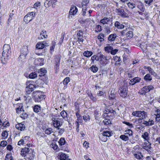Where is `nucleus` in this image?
Wrapping results in <instances>:
<instances>
[{
	"label": "nucleus",
	"mask_w": 160,
	"mask_h": 160,
	"mask_svg": "<svg viewBox=\"0 0 160 160\" xmlns=\"http://www.w3.org/2000/svg\"><path fill=\"white\" fill-rule=\"evenodd\" d=\"M43 93L40 91H35L32 93V97L36 102H39L44 98Z\"/></svg>",
	"instance_id": "f257e3e1"
},
{
	"label": "nucleus",
	"mask_w": 160,
	"mask_h": 160,
	"mask_svg": "<svg viewBox=\"0 0 160 160\" xmlns=\"http://www.w3.org/2000/svg\"><path fill=\"white\" fill-rule=\"evenodd\" d=\"M128 89L127 85L125 84L120 87L118 92L120 96L123 98L126 97L128 94Z\"/></svg>",
	"instance_id": "f03ea898"
},
{
	"label": "nucleus",
	"mask_w": 160,
	"mask_h": 160,
	"mask_svg": "<svg viewBox=\"0 0 160 160\" xmlns=\"http://www.w3.org/2000/svg\"><path fill=\"white\" fill-rule=\"evenodd\" d=\"M59 148H60L65 151H68V145L66 142L65 139L63 138H61L58 141Z\"/></svg>",
	"instance_id": "7ed1b4c3"
},
{
	"label": "nucleus",
	"mask_w": 160,
	"mask_h": 160,
	"mask_svg": "<svg viewBox=\"0 0 160 160\" xmlns=\"http://www.w3.org/2000/svg\"><path fill=\"white\" fill-rule=\"evenodd\" d=\"M2 55L1 58V61L3 63H5L11 58V52H10V53L9 52V53L8 52H4V51H3Z\"/></svg>",
	"instance_id": "20e7f679"
},
{
	"label": "nucleus",
	"mask_w": 160,
	"mask_h": 160,
	"mask_svg": "<svg viewBox=\"0 0 160 160\" xmlns=\"http://www.w3.org/2000/svg\"><path fill=\"white\" fill-rule=\"evenodd\" d=\"M154 89V87L152 85H149L145 86L142 89V92L141 93V95H145L146 94L149 92L151 90H153Z\"/></svg>",
	"instance_id": "39448f33"
},
{
	"label": "nucleus",
	"mask_w": 160,
	"mask_h": 160,
	"mask_svg": "<svg viewBox=\"0 0 160 160\" xmlns=\"http://www.w3.org/2000/svg\"><path fill=\"white\" fill-rule=\"evenodd\" d=\"M147 112L143 111H136L133 112L132 115L133 116H135L138 117L142 118V119H144L146 118V115Z\"/></svg>",
	"instance_id": "423d86ee"
},
{
	"label": "nucleus",
	"mask_w": 160,
	"mask_h": 160,
	"mask_svg": "<svg viewBox=\"0 0 160 160\" xmlns=\"http://www.w3.org/2000/svg\"><path fill=\"white\" fill-rule=\"evenodd\" d=\"M27 85L25 88L26 93L27 94H30L32 92L35 88V86L33 84H30L29 82H26Z\"/></svg>",
	"instance_id": "0eeeda50"
},
{
	"label": "nucleus",
	"mask_w": 160,
	"mask_h": 160,
	"mask_svg": "<svg viewBox=\"0 0 160 160\" xmlns=\"http://www.w3.org/2000/svg\"><path fill=\"white\" fill-rule=\"evenodd\" d=\"M115 12L118 15L121 16L122 18L127 17V13L125 12L122 8H116Z\"/></svg>",
	"instance_id": "6e6552de"
},
{
	"label": "nucleus",
	"mask_w": 160,
	"mask_h": 160,
	"mask_svg": "<svg viewBox=\"0 0 160 160\" xmlns=\"http://www.w3.org/2000/svg\"><path fill=\"white\" fill-rule=\"evenodd\" d=\"M78 11V9L77 7L75 6L72 5L70 10L69 12V14L68 15V18L69 19L72 18V16L76 15Z\"/></svg>",
	"instance_id": "1a4fd4ad"
},
{
	"label": "nucleus",
	"mask_w": 160,
	"mask_h": 160,
	"mask_svg": "<svg viewBox=\"0 0 160 160\" xmlns=\"http://www.w3.org/2000/svg\"><path fill=\"white\" fill-rule=\"evenodd\" d=\"M143 148L146 150L148 153L150 154H152V148L151 147V143H146L145 145L143 146Z\"/></svg>",
	"instance_id": "9d476101"
},
{
	"label": "nucleus",
	"mask_w": 160,
	"mask_h": 160,
	"mask_svg": "<svg viewBox=\"0 0 160 160\" xmlns=\"http://www.w3.org/2000/svg\"><path fill=\"white\" fill-rule=\"evenodd\" d=\"M49 45V44L45 41L38 42L36 45V48L38 49H42L45 47Z\"/></svg>",
	"instance_id": "9b49d317"
},
{
	"label": "nucleus",
	"mask_w": 160,
	"mask_h": 160,
	"mask_svg": "<svg viewBox=\"0 0 160 160\" xmlns=\"http://www.w3.org/2000/svg\"><path fill=\"white\" fill-rule=\"evenodd\" d=\"M100 59V63L103 66H106L108 63V62L106 60V58L105 56L102 54H100L99 56Z\"/></svg>",
	"instance_id": "f8f14e48"
},
{
	"label": "nucleus",
	"mask_w": 160,
	"mask_h": 160,
	"mask_svg": "<svg viewBox=\"0 0 160 160\" xmlns=\"http://www.w3.org/2000/svg\"><path fill=\"white\" fill-rule=\"evenodd\" d=\"M30 152H31V150L28 148L25 147L22 149L21 151V154L25 157L27 154L29 153Z\"/></svg>",
	"instance_id": "ddd939ff"
},
{
	"label": "nucleus",
	"mask_w": 160,
	"mask_h": 160,
	"mask_svg": "<svg viewBox=\"0 0 160 160\" xmlns=\"http://www.w3.org/2000/svg\"><path fill=\"white\" fill-rule=\"evenodd\" d=\"M55 1L52 0H46L45 2H44V6H45L47 8L52 5V7H54V5H55Z\"/></svg>",
	"instance_id": "4468645a"
},
{
	"label": "nucleus",
	"mask_w": 160,
	"mask_h": 160,
	"mask_svg": "<svg viewBox=\"0 0 160 160\" xmlns=\"http://www.w3.org/2000/svg\"><path fill=\"white\" fill-rule=\"evenodd\" d=\"M137 7L141 11H144L145 8L142 2L140 1H137L135 2Z\"/></svg>",
	"instance_id": "2eb2a0df"
},
{
	"label": "nucleus",
	"mask_w": 160,
	"mask_h": 160,
	"mask_svg": "<svg viewBox=\"0 0 160 160\" xmlns=\"http://www.w3.org/2000/svg\"><path fill=\"white\" fill-rule=\"evenodd\" d=\"M30 13L27 14L24 17V21L26 23H28L33 19V17L29 15Z\"/></svg>",
	"instance_id": "dca6fc26"
},
{
	"label": "nucleus",
	"mask_w": 160,
	"mask_h": 160,
	"mask_svg": "<svg viewBox=\"0 0 160 160\" xmlns=\"http://www.w3.org/2000/svg\"><path fill=\"white\" fill-rule=\"evenodd\" d=\"M16 127L17 129L21 131H23L25 129V125L22 123H18L16 125Z\"/></svg>",
	"instance_id": "f3484780"
},
{
	"label": "nucleus",
	"mask_w": 160,
	"mask_h": 160,
	"mask_svg": "<svg viewBox=\"0 0 160 160\" xmlns=\"http://www.w3.org/2000/svg\"><path fill=\"white\" fill-rule=\"evenodd\" d=\"M117 37V35L115 34H112L110 35L108 38V42L110 43L114 41Z\"/></svg>",
	"instance_id": "a211bd4d"
},
{
	"label": "nucleus",
	"mask_w": 160,
	"mask_h": 160,
	"mask_svg": "<svg viewBox=\"0 0 160 160\" xmlns=\"http://www.w3.org/2000/svg\"><path fill=\"white\" fill-rule=\"evenodd\" d=\"M48 37V35L46 34V31H42L41 32L39 36L38 37V39L39 40L47 38Z\"/></svg>",
	"instance_id": "6ab92c4d"
},
{
	"label": "nucleus",
	"mask_w": 160,
	"mask_h": 160,
	"mask_svg": "<svg viewBox=\"0 0 160 160\" xmlns=\"http://www.w3.org/2000/svg\"><path fill=\"white\" fill-rule=\"evenodd\" d=\"M29 53L28 47L27 46H24L21 50V53L27 55Z\"/></svg>",
	"instance_id": "aec40b11"
},
{
	"label": "nucleus",
	"mask_w": 160,
	"mask_h": 160,
	"mask_svg": "<svg viewBox=\"0 0 160 160\" xmlns=\"http://www.w3.org/2000/svg\"><path fill=\"white\" fill-rule=\"evenodd\" d=\"M52 122L54 127L56 129L60 127L61 126L60 124V121L57 120H55V118L52 120Z\"/></svg>",
	"instance_id": "412c9836"
},
{
	"label": "nucleus",
	"mask_w": 160,
	"mask_h": 160,
	"mask_svg": "<svg viewBox=\"0 0 160 160\" xmlns=\"http://www.w3.org/2000/svg\"><path fill=\"white\" fill-rule=\"evenodd\" d=\"M143 79L146 82H150L152 80V77L150 74L148 73L144 76Z\"/></svg>",
	"instance_id": "4be33fe9"
},
{
	"label": "nucleus",
	"mask_w": 160,
	"mask_h": 160,
	"mask_svg": "<svg viewBox=\"0 0 160 160\" xmlns=\"http://www.w3.org/2000/svg\"><path fill=\"white\" fill-rule=\"evenodd\" d=\"M61 59L59 55L56 56L55 58V61L56 62V67L57 68H59V63Z\"/></svg>",
	"instance_id": "5701e85b"
},
{
	"label": "nucleus",
	"mask_w": 160,
	"mask_h": 160,
	"mask_svg": "<svg viewBox=\"0 0 160 160\" xmlns=\"http://www.w3.org/2000/svg\"><path fill=\"white\" fill-rule=\"evenodd\" d=\"M154 122L152 120L149 119L148 121H144L143 122V124L146 126H152L154 124Z\"/></svg>",
	"instance_id": "b1692460"
},
{
	"label": "nucleus",
	"mask_w": 160,
	"mask_h": 160,
	"mask_svg": "<svg viewBox=\"0 0 160 160\" xmlns=\"http://www.w3.org/2000/svg\"><path fill=\"white\" fill-rule=\"evenodd\" d=\"M3 51H4V52H9V53H10V52H11L10 46L8 44H4L3 48Z\"/></svg>",
	"instance_id": "393cba45"
},
{
	"label": "nucleus",
	"mask_w": 160,
	"mask_h": 160,
	"mask_svg": "<svg viewBox=\"0 0 160 160\" xmlns=\"http://www.w3.org/2000/svg\"><path fill=\"white\" fill-rule=\"evenodd\" d=\"M107 112H108L106 113H105V115L106 114V116L108 117L111 116V115H114V112H115L114 110L111 108H110L109 109H108V111H107Z\"/></svg>",
	"instance_id": "a878e982"
},
{
	"label": "nucleus",
	"mask_w": 160,
	"mask_h": 160,
	"mask_svg": "<svg viewBox=\"0 0 160 160\" xmlns=\"http://www.w3.org/2000/svg\"><path fill=\"white\" fill-rule=\"evenodd\" d=\"M59 155L60 160H66V159H68V156L66 154L63 152L59 153Z\"/></svg>",
	"instance_id": "bb28decb"
},
{
	"label": "nucleus",
	"mask_w": 160,
	"mask_h": 160,
	"mask_svg": "<svg viewBox=\"0 0 160 160\" xmlns=\"http://www.w3.org/2000/svg\"><path fill=\"white\" fill-rule=\"evenodd\" d=\"M32 152V150H31V152H30L29 153L27 154V155L25 157L26 158H27L28 160H33L34 159V155Z\"/></svg>",
	"instance_id": "cd10ccee"
},
{
	"label": "nucleus",
	"mask_w": 160,
	"mask_h": 160,
	"mask_svg": "<svg viewBox=\"0 0 160 160\" xmlns=\"http://www.w3.org/2000/svg\"><path fill=\"white\" fill-rule=\"evenodd\" d=\"M141 137L144 139V141H148L149 139V134L147 132H145L142 135Z\"/></svg>",
	"instance_id": "c85d7f7f"
},
{
	"label": "nucleus",
	"mask_w": 160,
	"mask_h": 160,
	"mask_svg": "<svg viewBox=\"0 0 160 160\" xmlns=\"http://www.w3.org/2000/svg\"><path fill=\"white\" fill-rule=\"evenodd\" d=\"M114 26L118 29H122L123 28L124 26L123 25L120 24V22L118 21H116L114 23Z\"/></svg>",
	"instance_id": "c756f323"
},
{
	"label": "nucleus",
	"mask_w": 160,
	"mask_h": 160,
	"mask_svg": "<svg viewBox=\"0 0 160 160\" xmlns=\"http://www.w3.org/2000/svg\"><path fill=\"white\" fill-rule=\"evenodd\" d=\"M2 125V128H1L2 129H4L6 128L9 126V123L8 121L6 120L4 122H3V123Z\"/></svg>",
	"instance_id": "7c9ffc66"
},
{
	"label": "nucleus",
	"mask_w": 160,
	"mask_h": 160,
	"mask_svg": "<svg viewBox=\"0 0 160 160\" xmlns=\"http://www.w3.org/2000/svg\"><path fill=\"white\" fill-rule=\"evenodd\" d=\"M79 111L76 113V115L77 118L76 121L79 122L80 123H81L82 122V116L79 114Z\"/></svg>",
	"instance_id": "2f4dec72"
},
{
	"label": "nucleus",
	"mask_w": 160,
	"mask_h": 160,
	"mask_svg": "<svg viewBox=\"0 0 160 160\" xmlns=\"http://www.w3.org/2000/svg\"><path fill=\"white\" fill-rule=\"evenodd\" d=\"M109 117L107 116H106V118L103 121V122L104 123V124L108 125L111 124V120L110 119L108 118Z\"/></svg>",
	"instance_id": "473e14b6"
},
{
	"label": "nucleus",
	"mask_w": 160,
	"mask_h": 160,
	"mask_svg": "<svg viewBox=\"0 0 160 160\" xmlns=\"http://www.w3.org/2000/svg\"><path fill=\"white\" fill-rule=\"evenodd\" d=\"M116 92H115L114 90H112L110 92V93L109 95V98L110 99L112 100L115 98Z\"/></svg>",
	"instance_id": "72a5a7b5"
},
{
	"label": "nucleus",
	"mask_w": 160,
	"mask_h": 160,
	"mask_svg": "<svg viewBox=\"0 0 160 160\" xmlns=\"http://www.w3.org/2000/svg\"><path fill=\"white\" fill-rule=\"evenodd\" d=\"M93 54V53L92 51H86L84 52L83 55L84 56L88 58L91 57Z\"/></svg>",
	"instance_id": "f704fd0d"
},
{
	"label": "nucleus",
	"mask_w": 160,
	"mask_h": 160,
	"mask_svg": "<svg viewBox=\"0 0 160 160\" xmlns=\"http://www.w3.org/2000/svg\"><path fill=\"white\" fill-rule=\"evenodd\" d=\"M109 21L110 19L108 18L104 17L100 20V22L104 25L107 24Z\"/></svg>",
	"instance_id": "c9c22d12"
},
{
	"label": "nucleus",
	"mask_w": 160,
	"mask_h": 160,
	"mask_svg": "<svg viewBox=\"0 0 160 160\" xmlns=\"http://www.w3.org/2000/svg\"><path fill=\"white\" fill-rule=\"evenodd\" d=\"M87 92V94L88 95V96L94 102L96 101L97 100L96 98L93 96L92 93H91V92H89L88 91Z\"/></svg>",
	"instance_id": "e433bc0d"
},
{
	"label": "nucleus",
	"mask_w": 160,
	"mask_h": 160,
	"mask_svg": "<svg viewBox=\"0 0 160 160\" xmlns=\"http://www.w3.org/2000/svg\"><path fill=\"white\" fill-rule=\"evenodd\" d=\"M33 110L35 112L38 113L41 110V107L38 105H35L33 108Z\"/></svg>",
	"instance_id": "4c0bfd02"
},
{
	"label": "nucleus",
	"mask_w": 160,
	"mask_h": 160,
	"mask_svg": "<svg viewBox=\"0 0 160 160\" xmlns=\"http://www.w3.org/2000/svg\"><path fill=\"white\" fill-rule=\"evenodd\" d=\"M127 5L128 8L131 9H133L135 8L136 6V4L132 2H128L127 3Z\"/></svg>",
	"instance_id": "58836bf2"
},
{
	"label": "nucleus",
	"mask_w": 160,
	"mask_h": 160,
	"mask_svg": "<svg viewBox=\"0 0 160 160\" xmlns=\"http://www.w3.org/2000/svg\"><path fill=\"white\" fill-rule=\"evenodd\" d=\"M126 36L128 39H130L133 37V33L132 31H129L125 34Z\"/></svg>",
	"instance_id": "ea45409f"
},
{
	"label": "nucleus",
	"mask_w": 160,
	"mask_h": 160,
	"mask_svg": "<svg viewBox=\"0 0 160 160\" xmlns=\"http://www.w3.org/2000/svg\"><path fill=\"white\" fill-rule=\"evenodd\" d=\"M102 134L103 136L106 137H110L112 135L111 132L109 131H104Z\"/></svg>",
	"instance_id": "a19ab883"
},
{
	"label": "nucleus",
	"mask_w": 160,
	"mask_h": 160,
	"mask_svg": "<svg viewBox=\"0 0 160 160\" xmlns=\"http://www.w3.org/2000/svg\"><path fill=\"white\" fill-rule=\"evenodd\" d=\"M90 70L93 73L96 72L98 70V68L95 65H93L90 68Z\"/></svg>",
	"instance_id": "79ce46f5"
},
{
	"label": "nucleus",
	"mask_w": 160,
	"mask_h": 160,
	"mask_svg": "<svg viewBox=\"0 0 160 160\" xmlns=\"http://www.w3.org/2000/svg\"><path fill=\"white\" fill-rule=\"evenodd\" d=\"M44 132L45 134L48 135H49L53 132V129L52 128H49L45 129L44 131Z\"/></svg>",
	"instance_id": "37998d69"
},
{
	"label": "nucleus",
	"mask_w": 160,
	"mask_h": 160,
	"mask_svg": "<svg viewBox=\"0 0 160 160\" xmlns=\"http://www.w3.org/2000/svg\"><path fill=\"white\" fill-rule=\"evenodd\" d=\"M70 79L69 77H66L63 81V83L64 85H67L70 82Z\"/></svg>",
	"instance_id": "c03bdc74"
},
{
	"label": "nucleus",
	"mask_w": 160,
	"mask_h": 160,
	"mask_svg": "<svg viewBox=\"0 0 160 160\" xmlns=\"http://www.w3.org/2000/svg\"><path fill=\"white\" fill-rule=\"evenodd\" d=\"M89 2L88 0H82V7L83 8L87 7L88 5Z\"/></svg>",
	"instance_id": "a18cd8bd"
},
{
	"label": "nucleus",
	"mask_w": 160,
	"mask_h": 160,
	"mask_svg": "<svg viewBox=\"0 0 160 160\" xmlns=\"http://www.w3.org/2000/svg\"><path fill=\"white\" fill-rule=\"evenodd\" d=\"M134 156L136 158L139 159H142L143 157L142 154L140 152L135 154Z\"/></svg>",
	"instance_id": "49530a36"
},
{
	"label": "nucleus",
	"mask_w": 160,
	"mask_h": 160,
	"mask_svg": "<svg viewBox=\"0 0 160 160\" xmlns=\"http://www.w3.org/2000/svg\"><path fill=\"white\" fill-rule=\"evenodd\" d=\"M60 115L62 118L65 119L67 118L68 114L65 110H63L61 112Z\"/></svg>",
	"instance_id": "de8ad7c7"
},
{
	"label": "nucleus",
	"mask_w": 160,
	"mask_h": 160,
	"mask_svg": "<svg viewBox=\"0 0 160 160\" xmlns=\"http://www.w3.org/2000/svg\"><path fill=\"white\" fill-rule=\"evenodd\" d=\"M37 74L35 72H32L29 75V77L30 78L33 79L36 78Z\"/></svg>",
	"instance_id": "09e8293b"
},
{
	"label": "nucleus",
	"mask_w": 160,
	"mask_h": 160,
	"mask_svg": "<svg viewBox=\"0 0 160 160\" xmlns=\"http://www.w3.org/2000/svg\"><path fill=\"white\" fill-rule=\"evenodd\" d=\"M112 49V47L111 46H108L104 48L105 51L107 52H111V50Z\"/></svg>",
	"instance_id": "8fccbe9b"
},
{
	"label": "nucleus",
	"mask_w": 160,
	"mask_h": 160,
	"mask_svg": "<svg viewBox=\"0 0 160 160\" xmlns=\"http://www.w3.org/2000/svg\"><path fill=\"white\" fill-rule=\"evenodd\" d=\"M120 138L125 141H127L129 140L128 137L127 136L125 135H121L120 136Z\"/></svg>",
	"instance_id": "3c124183"
},
{
	"label": "nucleus",
	"mask_w": 160,
	"mask_h": 160,
	"mask_svg": "<svg viewBox=\"0 0 160 160\" xmlns=\"http://www.w3.org/2000/svg\"><path fill=\"white\" fill-rule=\"evenodd\" d=\"M125 132H126L125 133V135L128 134L129 136H131L132 135L133 132L130 129H128L125 131Z\"/></svg>",
	"instance_id": "603ef678"
},
{
	"label": "nucleus",
	"mask_w": 160,
	"mask_h": 160,
	"mask_svg": "<svg viewBox=\"0 0 160 160\" xmlns=\"http://www.w3.org/2000/svg\"><path fill=\"white\" fill-rule=\"evenodd\" d=\"M8 132L6 131H3L2 133V136L4 139H6L8 136Z\"/></svg>",
	"instance_id": "864d4df0"
},
{
	"label": "nucleus",
	"mask_w": 160,
	"mask_h": 160,
	"mask_svg": "<svg viewBox=\"0 0 160 160\" xmlns=\"http://www.w3.org/2000/svg\"><path fill=\"white\" fill-rule=\"evenodd\" d=\"M5 160H14V159L10 154H8L5 157Z\"/></svg>",
	"instance_id": "5fc2aeb1"
},
{
	"label": "nucleus",
	"mask_w": 160,
	"mask_h": 160,
	"mask_svg": "<svg viewBox=\"0 0 160 160\" xmlns=\"http://www.w3.org/2000/svg\"><path fill=\"white\" fill-rule=\"evenodd\" d=\"M133 79L134 82L135 84L140 82L141 80V78L138 77L134 78H133Z\"/></svg>",
	"instance_id": "6e6d98bb"
},
{
	"label": "nucleus",
	"mask_w": 160,
	"mask_h": 160,
	"mask_svg": "<svg viewBox=\"0 0 160 160\" xmlns=\"http://www.w3.org/2000/svg\"><path fill=\"white\" fill-rule=\"evenodd\" d=\"M95 28L96 29V32H100L102 30V27L100 25H97Z\"/></svg>",
	"instance_id": "4d7b16f0"
},
{
	"label": "nucleus",
	"mask_w": 160,
	"mask_h": 160,
	"mask_svg": "<svg viewBox=\"0 0 160 160\" xmlns=\"http://www.w3.org/2000/svg\"><path fill=\"white\" fill-rule=\"evenodd\" d=\"M113 59L116 62H119L121 61L120 57L117 56L113 57Z\"/></svg>",
	"instance_id": "13d9d810"
},
{
	"label": "nucleus",
	"mask_w": 160,
	"mask_h": 160,
	"mask_svg": "<svg viewBox=\"0 0 160 160\" xmlns=\"http://www.w3.org/2000/svg\"><path fill=\"white\" fill-rule=\"evenodd\" d=\"M83 118L85 122H87L90 120V116L88 114H86L83 116Z\"/></svg>",
	"instance_id": "bf43d9fd"
},
{
	"label": "nucleus",
	"mask_w": 160,
	"mask_h": 160,
	"mask_svg": "<svg viewBox=\"0 0 160 160\" xmlns=\"http://www.w3.org/2000/svg\"><path fill=\"white\" fill-rule=\"evenodd\" d=\"M83 32L82 30H80L78 31L77 33V36L78 37H83Z\"/></svg>",
	"instance_id": "052dcab7"
},
{
	"label": "nucleus",
	"mask_w": 160,
	"mask_h": 160,
	"mask_svg": "<svg viewBox=\"0 0 160 160\" xmlns=\"http://www.w3.org/2000/svg\"><path fill=\"white\" fill-rule=\"evenodd\" d=\"M20 117L22 119H25L27 118L28 117V114L25 112H23L20 115Z\"/></svg>",
	"instance_id": "680f3d73"
},
{
	"label": "nucleus",
	"mask_w": 160,
	"mask_h": 160,
	"mask_svg": "<svg viewBox=\"0 0 160 160\" xmlns=\"http://www.w3.org/2000/svg\"><path fill=\"white\" fill-rule=\"evenodd\" d=\"M104 29L106 33L107 34H108L111 32L110 28L108 26L106 27Z\"/></svg>",
	"instance_id": "e2e57ef3"
},
{
	"label": "nucleus",
	"mask_w": 160,
	"mask_h": 160,
	"mask_svg": "<svg viewBox=\"0 0 160 160\" xmlns=\"http://www.w3.org/2000/svg\"><path fill=\"white\" fill-rule=\"evenodd\" d=\"M8 143L7 141H2L1 142L0 146L1 147H4L6 146L7 145Z\"/></svg>",
	"instance_id": "0e129e2a"
},
{
	"label": "nucleus",
	"mask_w": 160,
	"mask_h": 160,
	"mask_svg": "<svg viewBox=\"0 0 160 160\" xmlns=\"http://www.w3.org/2000/svg\"><path fill=\"white\" fill-rule=\"evenodd\" d=\"M56 45V42L54 41H52V46L50 48V50L51 51H53Z\"/></svg>",
	"instance_id": "69168bd1"
},
{
	"label": "nucleus",
	"mask_w": 160,
	"mask_h": 160,
	"mask_svg": "<svg viewBox=\"0 0 160 160\" xmlns=\"http://www.w3.org/2000/svg\"><path fill=\"white\" fill-rule=\"evenodd\" d=\"M39 72L41 74H42L41 75L43 76L45 74V73H46V70L42 68L40 70Z\"/></svg>",
	"instance_id": "338daca9"
},
{
	"label": "nucleus",
	"mask_w": 160,
	"mask_h": 160,
	"mask_svg": "<svg viewBox=\"0 0 160 160\" xmlns=\"http://www.w3.org/2000/svg\"><path fill=\"white\" fill-rule=\"evenodd\" d=\"M59 130L58 133L59 134L61 135L64 132V129L63 128H60L59 127L57 128Z\"/></svg>",
	"instance_id": "774afa93"
}]
</instances>
